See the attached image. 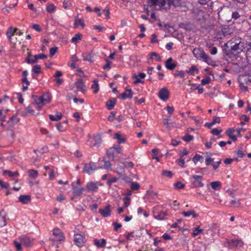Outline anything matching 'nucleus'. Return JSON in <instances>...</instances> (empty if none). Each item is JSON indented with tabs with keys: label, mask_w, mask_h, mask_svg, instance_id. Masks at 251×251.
Returning a JSON list of instances; mask_svg holds the SVG:
<instances>
[{
	"label": "nucleus",
	"mask_w": 251,
	"mask_h": 251,
	"mask_svg": "<svg viewBox=\"0 0 251 251\" xmlns=\"http://www.w3.org/2000/svg\"><path fill=\"white\" fill-rule=\"evenodd\" d=\"M18 199L23 204H26L31 201V197L28 195H20Z\"/></svg>",
	"instance_id": "5701e85b"
},
{
	"label": "nucleus",
	"mask_w": 251,
	"mask_h": 251,
	"mask_svg": "<svg viewBox=\"0 0 251 251\" xmlns=\"http://www.w3.org/2000/svg\"><path fill=\"white\" fill-rule=\"evenodd\" d=\"M72 190L73 191V193L75 196H80L83 192L85 190L83 187H79L75 186L74 183L72 184Z\"/></svg>",
	"instance_id": "dca6fc26"
},
{
	"label": "nucleus",
	"mask_w": 251,
	"mask_h": 251,
	"mask_svg": "<svg viewBox=\"0 0 251 251\" xmlns=\"http://www.w3.org/2000/svg\"><path fill=\"white\" fill-rule=\"evenodd\" d=\"M203 229H200L199 226L196 227L194 229L193 232L192 233V236L195 237L197 236L199 233H202Z\"/></svg>",
	"instance_id": "09e8293b"
},
{
	"label": "nucleus",
	"mask_w": 251,
	"mask_h": 251,
	"mask_svg": "<svg viewBox=\"0 0 251 251\" xmlns=\"http://www.w3.org/2000/svg\"><path fill=\"white\" fill-rule=\"evenodd\" d=\"M77 90L82 92H85L86 90L84 82L82 79H78L75 83Z\"/></svg>",
	"instance_id": "2eb2a0df"
},
{
	"label": "nucleus",
	"mask_w": 251,
	"mask_h": 251,
	"mask_svg": "<svg viewBox=\"0 0 251 251\" xmlns=\"http://www.w3.org/2000/svg\"><path fill=\"white\" fill-rule=\"evenodd\" d=\"M58 48L57 47H54L50 49V54L51 56H53L57 51Z\"/></svg>",
	"instance_id": "e2e57ef3"
},
{
	"label": "nucleus",
	"mask_w": 251,
	"mask_h": 251,
	"mask_svg": "<svg viewBox=\"0 0 251 251\" xmlns=\"http://www.w3.org/2000/svg\"><path fill=\"white\" fill-rule=\"evenodd\" d=\"M92 57L93 56L92 54L90 52H86L83 54V60L85 61H88L90 63H92L93 62Z\"/></svg>",
	"instance_id": "72a5a7b5"
},
{
	"label": "nucleus",
	"mask_w": 251,
	"mask_h": 251,
	"mask_svg": "<svg viewBox=\"0 0 251 251\" xmlns=\"http://www.w3.org/2000/svg\"><path fill=\"white\" fill-rule=\"evenodd\" d=\"M91 88L93 89L94 93L96 94L98 92L99 90V86L98 84V80L97 79H95L93 80V84L92 85Z\"/></svg>",
	"instance_id": "f704fd0d"
},
{
	"label": "nucleus",
	"mask_w": 251,
	"mask_h": 251,
	"mask_svg": "<svg viewBox=\"0 0 251 251\" xmlns=\"http://www.w3.org/2000/svg\"><path fill=\"white\" fill-rule=\"evenodd\" d=\"M203 160V157L202 155L198 154H196L192 158V160L195 164H196L198 161H202Z\"/></svg>",
	"instance_id": "a19ab883"
},
{
	"label": "nucleus",
	"mask_w": 251,
	"mask_h": 251,
	"mask_svg": "<svg viewBox=\"0 0 251 251\" xmlns=\"http://www.w3.org/2000/svg\"><path fill=\"white\" fill-rule=\"evenodd\" d=\"M250 48L246 50V58L248 62H251V43L249 44Z\"/></svg>",
	"instance_id": "58836bf2"
},
{
	"label": "nucleus",
	"mask_w": 251,
	"mask_h": 251,
	"mask_svg": "<svg viewBox=\"0 0 251 251\" xmlns=\"http://www.w3.org/2000/svg\"><path fill=\"white\" fill-rule=\"evenodd\" d=\"M174 75L180 76L181 78H184L185 76V73L183 71L176 70L174 74Z\"/></svg>",
	"instance_id": "6e6d98bb"
},
{
	"label": "nucleus",
	"mask_w": 251,
	"mask_h": 251,
	"mask_svg": "<svg viewBox=\"0 0 251 251\" xmlns=\"http://www.w3.org/2000/svg\"><path fill=\"white\" fill-rule=\"evenodd\" d=\"M117 172L120 176H123V173L124 172V168L122 166H119L117 167Z\"/></svg>",
	"instance_id": "680f3d73"
},
{
	"label": "nucleus",
	"mask_w": 251,
	"mask_h": 251,
	"mask_svg": "<svg viewBox=\"0 0 251 251\" xmlns=\"http://www.w3.org/2000/svg\"><path fill=\"white\" fill-rule=\"evenodd\" d=\"M34 113V110L32 109L31 106H28L26 107L24 112L22 113V116L23 117H26L28 114H33Z\"/></svg>",
	"instance_id": "7c9ffc66"
},
{
	"label": "nucleus",
	"mask_w": 251,
	"mask_h": 251,
	"mask_svg": "<svg viewBox=\"0 0 251 251\" xmlns=\"http://www.w3.org/2000/svg\"><path fill=\"white\" fill-rule=\"evenodd\" d=\"M53 235L55 237L59 236V239H56L55 238L50 237V240L52 241L54 245H58L63 241L65 239L63 233L59 228H55L53 230Z\"/></svg>",
	"instance_id": "f03ea898"
},
{
	"label": "nucleus",
	"mask_w": 251,
	"mask_h": 251,
	"mask_svg": "<svg viewBox=\"0 0 251 251\" xmlns=\"http://www.w3.org/2000/svg\"><path fill=\"white\" fill-rule=\"evenodd\" d=\"M118 180V178L115 177H113L112 178L108 179L107 181V184L109 186H111L113 183L116 182Z\"/></svg>",
	"instance_id": "774afa93"
},
{
	"label": "nucleus",
	"mask_w": 251,
	"mask_h": 251,
	"mask_svg": "<svg viewBox=\"0 0 251 251\" xmlns=\"http://www.w3.org/2000/svg\"><path fill=\"white\" fill-rule=\"evenodd\" d=\"M148 3L151 6L160 5L165 6L167 4V0H147Z\"/></svg>",
	"instance_id": "4468645a"
},
{
	"label": "nucleus",
	"mask_w": 251,
	"mask_h": 251,
	"mask_svg": "<svg viewBox=\"0 0 251 251\" xmlns=\"http://www.w3.org/2000/svg\"><path fill=\"white\" fill-rule=\"evenodd\" d=\"M226 52L227 55L240 53L245 48V43L239 37H235L225 44Z\"/></svg>",
	"instance_id": "f257e3e1"
},
{
	"label": "nucleus",
	"mask_w": 251,
	"mask_h": 251,
	"mask_svg": "<svg viewBox=\"0 0 251 251\" xmlns=\"http://www.w3.org/2000/svg\"><path fill=\"white\" fill-rule=\"evenodd\" d=\"M18 31V29L17 28H13L12 27H10L7 30L6 36L10 42L12 43V36L17 33Z\"/></svg>",
	"instance_id": "a211bd4d"
},
{
	"label": "nucleus",
	"mask_w": 251,
	"mask_h": 251,
	"mask_svg": "<svg viewBox=\"0 0 251 251\" xmlns=\"http://www.w3.org/2000/svg\"><path fill=\"white\" fill-rule=\"evenodd\" d=\"M20 121V119L18 118L15 116H13L8 121L9 124H11L12 126L17 124Z\"/></svg>",
	"instance_id": "ea45409f"
},
{
	"label": "nucleus",
	"mask_w": 251,
	"mask_h": 251,
	"mask_svg": "<svg viewBox=\"0 0 251 251\" xmlns=\"http://www.w3.org/2000/svg\"><path fill=\"white\" fill-rule=\"evenodd\" d=\"M163 176H168L169 178H171L173 176V174L172 172L170 171L163 170L162 172Z\"/></svg>",
	"instance_id": "69168bd1"
},
{
	"label": "nucleus",
	"mask_w": 251,
	"mask_h": 251,
	"mask_svg": "<svg viewBox=\"0 0 251 251\" xmlns=\"http://www.w3.org/2000/svg\"><path fill=\"white\" fill-rule=\"evenodd\" d=\"M131 237L133 238H139L140 237V235L135 234V233L134 232L128 233L126 235V239L128 240H131V239H130Z\"/></svg>",
	"instance_id": "49530a36"
},
{
	"label": "nucleus",
	"mask_w": 251,
	"mask_h": 251,
	"mask_svg": "<svg viewBox=\"0 0 251 251\" xmlns=\"http://www.w3.org/2000/svg\"><path fill=\"white\" fill-rule=\"evenodd\" d=\"M19 240L22 243V245L26 248H29L33 245V240L27 236H21L19 238Z\"/></svg>",
	"instance_id": "9d476101"
},
{
	"label": "nucleus",
	"mask_w": 251,
	"mask_h": 251,
	"mask_svg": "<svg viewBox=\"0 0 251 251\" xmlns=\"http://www.w3.org/2000/svg\"><path fill=\"white\" fill-rule=\"evenodd\" d=\"M170 92L166 87L161 88L158 92V97L160 100L166 101L169 97Z\"/></svg>",
	"instance_id": "1a4fd4ad"
},
{
	"label": "nucleus",
	"mask_w": 251,
	"mask_h": 251,
	"mask_svg": "<svg viewBox=\"0 0 251 251\" xmlns=\"http://www.w3.org/2000/svg\"><path fill=\"white\" fill-rule=\"evenodd\" d=\"M101 185L98 182L90 181L86 184L85 190L88 193L96 192L99 189V186Z\"/></svg>",
	"instance_id": "39448f33"
},
{
	"label": "nucleus",
	"mask_w": 251,
	"mask_h": 251,
	"mask_svg": "<svg viewBox=\"0 0 251 251\" xmlns=\"http://www.w3.org/2000/svg\"><path fill=\"white\" fill-rule=\"evenodd\" d=\"M57 115L54 116L53 115H50L49 118L52 121H57L60 120L62 117L61 113L57 112Z\"/></svg>",
	"instance_id": "c756f323"
},
{
	"label": "nucleus",
	"mask_w": 251,
	"mask_h": 251,
	"mask_svg": "<svg viewBox=\"0 0 251 251\" xmlns=\"http://www.w3.org/2000/svg\"><path fill=\"white\" fill-rule=\"evenodd\" d=\"M114 138L117 140V142L119 144L125 143L126 141V138L119 133H116L114 134Z\"/></svg>",
	"instance_id": "393cba45"
},
{
	"label": "nucleus",
	"mask_w": 251,
	"mask_h": 251,
	"mask_svg": "<svg viewBox=\"0 0 251 251\" xmlns=\"http://www.w3.org/2000/svg\"><path fill=\"white\" fill-rule=\"evenodd\" d=\"M221 32L224 36L230 35L232 32V29L228 26L222 27Z\"/></svg>",
	"instance_id": "a878e982"
},
{
	"label": "nucleus",
	"mask_w": 251,
	"mask_h": 251,
	"mask_svg": "<svg viewBox=\"0 0 251 251\" xmlns=\"http://www.w3.org/2000/svg\"><path fill=\"white\" fill-rule=\"evenodd\" d=\"M79 25L81 26L82 28H83L85 27V25L84 24V20L83 19H80V20L77 21H74V27L75 28H77Z\"/></svg>",
	"instance_id": "bb28decb"
},
{
	"label": "nucleus",
	"mask_w": 251,
	"mask_h": 251,
	"mask_svg": "<svg viewBox=\"0 0 251 251\" xmlns=\"http://www.w3.org/2000/svg\"><path fill=\"white\" fill-rule=\"evenodd\" d=\"M226 242L228 244L229 248L240 247L243 245V242L237 239H226Z\"/></svg>",
	"instance_id": "9b49d317"
},
{
	"label": "nucleus",
	"mask_w": 251,
	"mask_h": 251,
	"mask_svg": "<svg viewBox=\"0 0 251 251\" xmlns=\"http://www.w3.org/2000/svg\"><path fill=\"white\" fill-rule=\"evenodd\" d=\"M199 73V69L195 65L192 66L190 69L187 71V73L190 75H194L195 73L198 74Z\"/></svg>",
	"instance_id": "c9c22d12"
},
{
	"label": "nucleus",
	"mask_w": 251,
	"mask_h": 251,
	"mask_svg": "<svg viewBox=\"0 0 251 251\" xmlns=\"http://www.w3.org/2000/svg\"><path fill=\"white\" fill-rule=\"evenodd\" d=\"M132 78H135V80L134 81L133 83L134 84H137L139 83H143L144 82V80H141L138 77V75L136 74H133L132 75Z\"/></svg>",
	"instance_id": "603ef678"
},
{
	"label": "nucleus",
	"mask_w": 251,
	"mask_h": 251,
	"mask_svg": "<svg viewBox=\"0 0 251 251\" xmlns=\"http://www.w3.org/2000/svg\"><path fill=\"white\" fill-rule=\"evenodd\" d=\"M190 179H193V181H192V187H202L203 186L204 184L202 181V176L192 175L191 176Z\"/></svg>",
	"instance_id": "20e7f679"
},
{
	"label": "nucleus",
	"mask_w": 251,
	"mask_h": 251,
	"mask_svg": "<svg viewBox=\"0 0 251 251\" xmlns=\"http://www.w3.org/2000/svg\"><path fill=\"white\" fill-rule=\"evenodd\" d=\"M176 162L177 164L181 167H185V161L182 158V156H180V158L176 160Z\"/></svg>",
	"instance_id": "13d9d810"
},
{
	"label": "nucleus",
	"mask_w": 251,
	"mask_h": 251,
	"mask_svg": "<svg viewBox=\"0 0 251 251\" xmlns=\"http://www.w3.org/2000/svg\"><path fill=\"white\" fill-rule=\"evenodd\" d=\"M133 92L129 86H126L125 92L119 94L118 98H121L123 100L127 99H131L133 97Z\"/></svg>",
	"instance_id": "0eeeda50"
},
{
	"label": "nucleus",
	"mask_w": 251,
	"mask_h": 251,
	"mask_svg": "<svg viewBox=\"0 0 251 251\" xmlns=\"http://www.w3.org/2000/svg\"><path fill=\"white\" fill-rule=\"evenodd\" d=\"M6 213L4 210H1L0 212V227H2L6 225Z\"/></svg>",
	"instance_id": "6ab92c4d"
},
{
	"label": "nucleus",
	"mask_w": 251,
	"mask_h": 251,
	"mask_svg": "<svg viewBox=\"0 0 251 251\" xmlns=\"http://www.w3.org/2000/svg\"><path fill=\"white\" fill-rule=\"evenodd\" d=\"M235 131V130L233 128H228L226 131V135L233 142L237 140V137L233 134Z\"/></svg>",
	"instance_id": "412c9836"
},
{
	"label": "nucleus",
	"mask_w": 251,
	"mask_h": 251,
	"mask_svg": "<svg viewBox=\"0 0 251 251\" xmlns=\"http://www.w3.org/2000/svg\"><path fill=\"white\" fill-rule=\"evenodd\" d=\"M14 244L18 251H20L22 250V248L21 247L22 243H21V242H18L16 241H15L14 242Z\"/></svg>",
	"instance_id": "0e129e2a"
},
{
	"label": "nucleus",
	"mask_w": 251,
	"mask_h": 251,
	"mask_svg": "<svg viewBox=\"0 0 251 251\" xmlns=\"http://www.w3.org/2000/svg\"><path fill=\"white\" fill-rule=\"evenodd\" d=\"M203 50H201L200 49L198 48H195L193 50V53L194 55V56L197 58H199L201 57V53L203 52Z\"/></svg>",
	"instance_id": "2f4dec72"
},
{
	"label": "nucleus",
	"mask_w": 251,
	"mask_h": 251,
	"mask_svg": "<svg viewBox=\"0 0 251 251\" xmlns=\"http://www.w3.org/2000/svg\"><path fill=\"white\" fill-rule=\"evenodd\" d=\"M31 28L34 29L35 30H36L37 32H41L42 31V28L39 25L37 24H32L31 25Z\"/></svg>",
	"instance_id": "338daca9"
},
{
	"label": "nucleus",
	"mask_w": 251,
	"mask_h": 251,
	"mask_svg": "<svg viewBox=\"0 0 251 251\" xmlns=\"http://www.w3.org/2000/svg\"><path fill=\"white\" fill-rule=\"evenodd\" d=\"M116 101L117 100L115 98L110 99L107 101L105 103V106L107 109L109 110L113 109L116 104Z\"/></svg>",
	"instance_id": "aec40b11"
},
{
	"label": "nucleus",
	"mask_w": 251,
	"mask_h": 251,
	"mask_svg": "<svg viewBox=\"0 0 251 251\" xmlns=\"http://www.w3.org/2000/svg\"><path fill=\"white\" fill-rule=\"evenodd\" d=\"M153 214L155 219L158 220H164L165 217L168 215V212L167 211H159L158 210V207H155L153 209Z\"/></svg>",
	"instance_id": "423d86ee"
},
{
	"label": "nucleus",
	"mask_w": 251,
	"mask_h": 251,
	"mask_svg": "<svg viewBox=\"0 0 251 251\" xmlns=\"http://www.w3.org/2000/svg\"><path fill=\"white\" fill-rule=\"evenodd\" d=\"M42 96L44 100V102H45L46 104L50 102V95L48 93H44Z\"/></svg>",
	"instance_id": "c03bdc74"
},
{
	"label": "nucleus",
	"mask_w": 251,
	"mask_h": 251,
	"mask_svg": "<svg viewBox=\"0 0 251 251\" xmlns=\"http://www.w3.org/2000/svg\"><path fill=\"white\" fill-rule=\"evenodd\" d=\"M33 100L34 101L35 103L38 105V106L41 108L43 107L42 105H41V102L40 101V100L39 99V96H33Z\"/></svg>",
	"instance_id": "a18cd8bd"
},
{
	"label": "nucleus",
	"mask_w": 251,
	"mask_h": 251,
	"mask_svg": "<svg viewBox=\"0 0 251 251\" xmlns=\"http://www.w3.org/2000/svg\"><path fill=\"white\" fill-rule=\"evenodd\" d=\"M165 67L169 70H173L177 66V63L174 62L172 57L168 58L165 63Z\"/></svg>",
	"instance_id": "ddd939ff"
},
{
	"label": "nucleus",
	"mask_w": 251,
	"mask_h": 251,
	"mask_svg": "<svg viewBox=\"0 0 251 251\" xmlns=\"http://www.w3.org/2000/svg\"><path fill=\"white\" fill-rule=\"evenodd\" d=\"M210 186L214 190H219L221 187V184L219 181H213L211 182Z\"/></svg>",
	"instance_id": "473e14b6"
},
{
	"label": "nucleus",
	"mask_w": 251,
	"mask_h": 251,
	"mask_svg": "<svg viewBox=\"0 0 251 251\" xmlns=\"http://www.w3.org/2000/svg\"><path fill=\"white\" fill-rule=\"evenodd\" d=\"M231 16L232 19L234 20H237L241 17V15L238 11H235L232 12Z\"/></svg>",
	"instance_id": "052dcab7"
},
{
	"label": "nucleus",
	"mask_w": 251,
	"mask_h": 251,
	"mask_svg": "<svg viewBox=\"0 0 251 251\" xmlns=\"http://www.w3.org/2000/svg\"><path fill=\"white\" fill-rule=\"evenodd\" d=\"M3 174L4 175L8 174L9 176L13 177L14 176H18L19 175V173L17 172H12L8 170H4L3 171Z\"/></svg>",
	"instance_id": "de8ad7c7"
},
{
	"label": "nucleus",
	"mask_w": 251,
	"mask_h": 251,
	"mask_svg": "<svg viewBox=\"0 0 251 251\" xmlns=\"http://www.w3.org/2000/svg\"><path fill=\"white\" fill-rule=\"evenodd\" d=\"M153 57H155L158 61H161L162 60L161 57L155 52H152L150 54V57L148 59V62L149 63L150 60L152 59Z\"/></svg>",
	"instance_id": "4c0bfd02"
},
{
	"label": "nucleus",
	"mask_w": 251,
	"mask_h": 251,
	"mask_svg": "<svg viewBox=\"0 0 251 251\" xmlns=\"http://www.w3.org/2000/svg\"><path fill=\"white\" fill-rule=\"evenodd\" d=\"M94 243L99 248H104L105 247L106 241L104 239H102L100 242L98 239H95Z\"/></svg>",
	"instance_id": "4be33fe9"
},
{
	"label": "nucleus",
	"mask_w": 251,
	"mask_h": 251,
	"mask_svg": "<svg viewBox=\"0 0 251 251\" xmlns=\"http://www.w3.org/2000/svg\"><path fill=\"white\" fill-rule=\"evenodd\" d=\"M194 137L192 135H189V134H186L183 138L182 139L186 142H189L192 140H193Z\"/></svg>",
	"instance_id": "5fc2aeb1"
},
{
	"label": "nucleus",
	"mask_w": 251,
	"mask_h": 251,
	"mask_svg": "<svg viewBox=\"0 0 251 251\" xmlns=\"http://www.w3.org/2000/svg\"><path fill=\"white\" fill-rule=\"evenodd\" d=\"M100 167H97L96 164L93 162H90L88 163L84 164L82 172L88 175H91L93 172H95L98 169L101 168Z\"/></svg>",
	"instance_id": "7ed1b4c3"
},
{
	"label": "nucleus",
	"mask_w": 251,
	"mask_h": 251,
	"mask_svg": "<svg viewBox=\"0 0 251 251\" xmlns=\"http://www.w3.org/2000/svg\"><path fill=\"white\" fill-rule=\"evenodd\" d=\"M40 69H41L40 65H36L33 67L32 71V72H33L35 73H36L37 74H39L41 73Z\"/></svg>",
	"instance_id": "3c124183"
},
{
	"label": "nucleus",
	"mask_w": 251,
	"mask_h": 251,
	"mask_svg": "<svg viewBox=\"0 0 251 251\" xmlns=\"http://www.w3.org/2000/svg\"><path fill=\"white\" fill-rule=\"evenodd\" d=\"M180 0H167V4L174 7L179 6L180 5Z\"/></svg>",
	"instance_id": "c85d7f7f"
},
{
	"label": "nucleus",
	"mask_w": 251,
	"mask_h": 251,
	"mask_svg": "<svg viewBox=\"0 0 251 251\" xmlns=\"http://www.w3.org/2000/svg\"><path fill=\"white\" fill-rule=\"evenodd\" d=\"M175 188L178 189H182L185 187V185L180 181H177L174 184Z\"/></svg>",
	"instance_id": "4d7b16f0"
},
{
	"label": "nucleus",
	"mask_w": 251,
	"mask_h": 251,
	"mask_svg": "<svg viewBox=\"0 0 251 251\" xmlns=\"http://www.w3.org/2000/svg\"><path fill=\"white\" fill-rule=\"evenodd\" d=\"M211 80V79L210 77L206 76L201 80V84L202 85L207 84L210 82Z\"/></svg>",
	"instance_id": "8fccbe9b"
},
{
	"label": "nucleus",
	"mask_w": 251,
	"mask_h": 251,
	"mask_svg": "<svg viewBox=\"0 0 251 251\" xmlns=\"http://www.w3.org/2000/svg\"><path fill=\"white\" fill-rule=\"evenodd\" d=\"M48 57L47 55L43 53L36 54L34 56V59H29L28 57H26L25 59L26 62L28 64L35 63L37 62V60L39 59H47Z\"/></svg>",
	"instance_id": "f8f14e48"
},
{
	"label": "nucleus",
	"mask_w": 251,
	"mask_h": 251,
	"mask_svg": "<svg viewBox=\"0 0 251 251\" xmlns=\"http://www.w3.org/2000/svg\"><path fill=\"white\" fill-rule=\"evenodd\" d=\"M182 214L185 217H189L192 215L194 218H196L199 216V215L196 214L193 210L183 211Z\"/></svg>",
	"instance_id": "cd10ccee"
},
{
	"label": "nucleus",
	"mask_w": 251,
	"mask_h": 251,
	"mask_svg": "<svg viewBox=\"0 0 251 251\" xmlns=\"http://www.w3.org/2000/svg\"><path fill=\"white\" fill-rule=\"evenodd\" d=\"M55 6L52 3H48L47 5L46 10L50 13L54 12Z\"/></svg>",
	"instance_id": "37998d69"
},
{
	"label": "nucleus",
	"mask_w": 251,
	"mask_h": 251,
	"mask_svg": "<svg viewBox=\"0 0 251 251\" xmlns=\"http://www.w3.org/2000/svg\"><path fill=\"white\" fill-rule=\"evenodd\" d=\"M110 208V205H108L106 206L104 208L100 209L99 210V212L103 217H109L111 215V210Z\"/></svg>",
	"instance_id": "f3484780"
},
{
	"label": "nucleus",
	"mask_w": 251,
	"mask_h": 251,
	"mask_svg": "<svg viewBox=\"0 0 251 251\" xmlns=\"http://www.w3.org/2000/svg\"><path fill=\"white\" fill-rule=\"evenodd\" d=\"M28 176L32 178H36L38 176V172L36 170H29L28 171Z\"/></svg>",
	"instance_id": "e433bc0d"
},
{
	"label": "nucleus",
	"mask_w": 251,
	"mask_h": 251,
	"mask_svg": "<svg viewBox=\"0 0 251 251\" xmlns=\"http://www.w3.org/2000/svg\"><path fill=\"white\" fill-rule=\"evenodd\" d=\"M93 140L94 143L93 144L92 147H98L100 145L101 143V139L100 134H98L94 136L93 137Z\"/></svg>",
	"instance_id": "b1692460"
},
{
	"label": "nucleus",
	"mask_w": 251,
	"mask_h": 251,
	"mask_svg": "<svg viewBox=\"0 0 251 251\" xmlns=\"http://www.w3.org/2000/svg\"><path fill=\"white\" fill-rule=\"evenodd\" d=\"M74 242L79 247H82L85 242V237L80 234H75Z\"/></svg>",
	"instance_id": "6e6552de"
},
{
	"label": "nucleus",
	"mask_w": 251,
	"mask_h": 251,
	"mask_svg": "<svg viewBox=\"0 0 251 251\" xmlns=\"http://www.w3.org/2000/svg\"><path fill=\"white\" fill-rule=\"evenodd\" d=\"M131 184V188L133 190H138L140 186V184L136 182H132Z\"/></svg>",
	"instance_id": "bf43d9fd"
},
{
	"label": "nucleus",
	"mask_w": 251,
	"mask_h": 251,
	"mask_svg": "<svg viewBox=\"0 0 251 251\" xmlns=\"http://www.w3.org/2000/svg\"><path fill=\"white\" fill-rule=\"evenodd\" d=\"M82 38V35L80 33H76L74 37H73L71 41L73 43H77L79 40H81Z\"/></svg>",
	"instance_id": "79ce46f5"
},
{
	"label": "nucleus",
	"mask_w": 251,
	"mask_h": 251,
	"mask_svg": "<svg viewBox=\"0 0 251 251\" xmlns=\"http://www.w3.org/2000/svg\"><path fill=\"white\" fill-rule=\"evenodd\" d=\"M170 116H166L165 118H164L163 120V124L166 126L168 128L169 127L170 125V123H169V121L170 120Z\"/></svg>",
	"instance_id": "864d4df0"
}]
</instances>
